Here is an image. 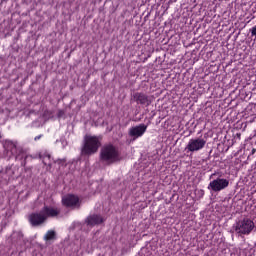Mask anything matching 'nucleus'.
Masks as SVG:
<instances>
[{"instance_id":"1","label":"nucleus","mask_w":256,"mask_h":256,"mask_svg":"<svg viewBox=\"0 0 256 256\" xmlns=\"http://www.w3.org/2000/svg\"><path fill=\"white\" fill-rule=\"evenodd\" d=\"M61 212L59 208L55 206H45L40 213H34L29 216L31 225H41L47 221L48 217H57Z\"/></svg>"},{"instance_id":"2","label":"nucleus","mask_w":256,"mask_h":256,"mask_svg":"<svg viewBox=\"0 0 256 256\" xmlns=\"http://www.w3.org/2000/svg\"><path fill=\"white\" fill-rule=\"evenodd\" d=\"M101 147V137L99 136H85L84 146L82 148V155H93L99 151Z\"/></svg>"},{"instance_id":"7","label":"nucleus","mask_w":256,"mask_h":256,"mask_svg":"<svg viewBox=\"0 0 256 256\" xmlns=\"http://www.w3.org/2000/svg\"><path fill=\"white\" fill-rule=\"evenodd\" d=\"M146 131H147V125L140 124V125L131 127L128 133L130 137H133V139H139V137H143V135H145Z\"/></svg>"},{"instance_id":"11","label":"nucleus","mask_w":256,"mask_h":256,"mask_svg":"<svg viewBox=\"0 0 256 256\" xmlns=\"http://www.w3.org/2000/svg\"><path fill=\"white\" fill-rule=\"evenodd\" d=\"M134 99L137 101V103H140L141 105H145L148 103L149 99L145 94L136 93L134 94Z\"/></svg>"},{"instance_id":"4","label":"nucleus","mask_w":256,"mask_h":256,"mask_svg":"<svg viewBox=\"0 0 256 256\" xmlns=\"http://www.w3.org/2000/svg\"><path fill=\"white\" fill-rule=\"evenodd\" d=\"M236 233H240V235H249L255 229V223L253 220L244 219L240 220L234 226Z\"/></svg>"},{"instance_id":"6","label":"nucleus","mask_w":256,"mask_h":256,"mask_svg":"<svg viewBox=\"0 0 256 256\" xmlns=\"http://www.w3.org/2000/svg\"><path fill=\"white\" fill-rule=\"evenodd\" d=\"M229 187V180L225 178H217L211 181L208 185V189L218 193L219 191H223V189H227Z\"/></svg>"},{"instance_id":"10","label":"nucleus","mask_w":256,"mask_h":256,"mask_svg":"<svg viewBox=\"0 0 256 256\" xmlns=\"http://www.w3.org/2000/svg\"><path fill=\"white\" fill-rule=\"evenodd\" d=\"M4 149H6V151H10L11 153H15V149H17V142L6 140L4 142Z\"/></svg>"},{"instance_id":"12","label":"nucleus","mask_w":256,"mask_h":256,"mask_svg":"<svg viewBox=\"0 0 256 256\" xmlns=\"http://www.w3.org/2000/svg\"><path fill=\"white\" fill-rule=\"evenodd\" d=\"M41 157L44 165L51 166V164L53 163V159L51 158V155L46 154L45 156H41Z\"/></svg>"},{"instance_id":"9","label":"nucleus","mask_w":256,"mask_h":256,"mask_svg":"<svg viewBox=\"0 0 256 256\" xmlns=\"http://www.w3.org/2000/svg\"><path fill=\"white\" fill-rule=\"evenodd\" d=\"M86 223L90 226L99 225L100 223H103V219L99 215H92L87 218Z\"/></svg>"},{"instance_id":"14","label":"nucleus","mask_w":256,"mask_h":256,"mask_svg":"<svg viewBox=\"0 0 256 256\" xmlns=\"http://www.w3.org/2000/svg\"><path fill=\"white\" fill-rule=\"evenodd\" d=\"M34 139L35 141H39V139H41V136H36Z\"/></svg>"},{"instance_id":"13","label":"nucleus","mask_w":256,"mask_h":256,"mask_svg":"<svg viewBox=\"0 0 256 256\" xmlns=\"http://www.w3.org/2000/svg\"><path fill=\"white\" fill-rule=\"evenodd\" d=\"M45 241H53V239H55V231L50 230L46 233V235L44 236Z\"/></svg>"},{"instance_id":"5","label":"nucleus","mask_w":256,"mask_h":256,"mask_svg":"<svg viewBox=\"0 0 256 256\" xmlns=\"http://www.w3.org/2000/svg\"><path fill=\"white\" fill-rule=\"evenodd\" d=\"M205 145H207L206 139L192 138L188 141V144L186 145V149L190 153H197V151H201V149H204Z\"/></svg>"},{"instance_id":"3","label":"nucleus","mask_w":256,"mask_h":256,"mask_svg":"<svg viewBox=\"0 0 256 256\" xmlns=\"http://www.w3.org/2000/svg\"><path fill=\"white\" fill-rule=\"evenodd\" d=\"M100 159L106 165H111V163L119 161V150L111 144L105 145L100 151Z\"/></svg>"},{"instance_id":"8","label":"nucleus","mask_w":256,"mask_h":256,"mask_svg":"<svg viewBox=\"0 0 256 256\" xmlns=\"http://www.w3.org/2000/svg\"><path fill=\"white\" fill-rule=\"evenodd\" d=\"M62 203L65 207H79V197L73 194H68L62 198Z\"/></svg>"}]
</instances>
